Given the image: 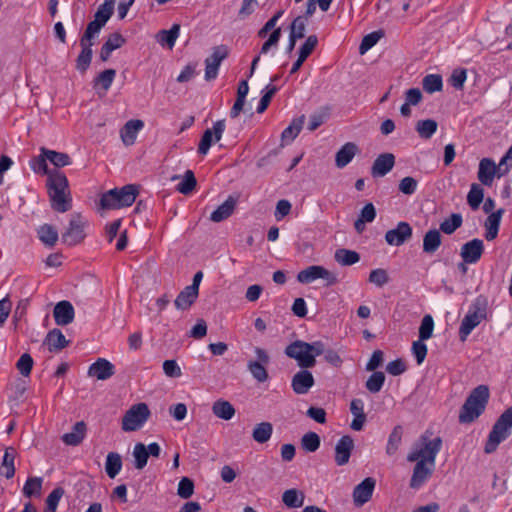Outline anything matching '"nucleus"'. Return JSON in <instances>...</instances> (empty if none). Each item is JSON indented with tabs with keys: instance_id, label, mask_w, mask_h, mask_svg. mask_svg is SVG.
<instances>
[{
	"instance_id": "f257e3e1",
	"label": "nucleus",
	"mask_w": 512,
	"mask_h": 512,
	"mask_svg": "<svg viewBox=\"0 0 512 512\" xmlns=\"http://www.w3.org/2000/svg\"><path fill=\"white\" fill-rule=\"evenodd\" d=\"M442 447V439H431L428 431L420 436L407 455L408 462H414L415 466L410 479V488H420L433 474L436 457Z\"/></svg>"
},
{
	"instance_id": "f03ea898",
	"label": "nucleus",
	"mask_w": 512,
	"mask_h": 512,
	"mask_svg": "<svg viewBox=\"0 0 512 512\" xmlns=\"http://www.w3.org/2000/svg\"><path fill=\"white\" fill-rule=\"evenodd\" d=\"M47 190L52 209L64 213L72 207V197L68 179L58 170H52L47 177Z\"/></svg>"
},
{
	"instance_id": "7ed1b4c3",
	"label": "nucleus",
	"mask_w": 512,
	"mask_h": 512,
	"mask_svg": "<svg viewBox=\"0 0 512 512\" xmlns=\"http://www.w3.org/2000/svg\"><path fill=\"white\" fill-rule=\"evenodd\" d=\"M490 397L487 385H479L474 388L466 398L459 413V422L469 424L482 415Z\"/></svg>"
},
{
	"instance_id": "20e7f679",
	"label": "nucleus",
	"mask_w": 512,
	"mask_h": 512,
	"mask_svg": "<svg viewBox=\"0 0 512 512\" xmlns=\"http://www.w3.org/2000/svg\"><path fill=\"white\" fill-rule=\"evenodd\" d=\"M139 193L137 185L127 184L111 189L101 195L99 206L103 210H116L131 206Z\"/></svg>"
},
{
	"instance_id": "39448f33",
	"label": "nucleus",
	"mask_w": 512,
	"mask_h": 512,
	"mask_svg": "<svg viewBox=\"0 0 512 512\" xmlns=\"http://www.w3.org/2000/svg\"><path fill=\"white\" fill-rule=\"evenodd\" d=\"M512 429V406L506 409L494 423L484 446V452H495L501 442L506 440Z\"/></svg>"
},
{
	"instance_id": "423d86ee",
	"label": "nucleus",
	"mask_w": 512,
	"mask_h": 512,
	"mask_svg": "<svg viewBox=\"0 0 512 512\" xmlns=\"http://www.w3.org/2000/svg\"><path fill=\"white\" fill-rule=\"evenodd\" d=\"M487 309L488 302L486 298L479 296L474 300L459 328L461 341H465L472 330L487 318Z\"/></svg>"
},
{
	"instance_id": "0eeeda50",
	"label": "nucleus",
	"mask_w": 512,
	"mask_h": 512,
	"mask_svg": "<svg viewBox=\"0 0 512 512\" xmlns=\"http://www.w3.org/2000/svg\"><path fill=\"white\" fill-rule=\"evenodd\" d=\"M151 415L146 403L132 405L123 415L121 428L125 432L137 431L147 422Z\"/></svg>"
},
{
	"instance_id": "6e6552de",
	"label": "nucleus",
	"mask_w": 512,
	"mask_h": 512,
	"mask_svg": "<svg viewBox=\"0 0 512 512\" xmlns=\"http://www.w3.org/2000/svg\"><path fill=\"white\" fill-rule=\"evenodd\" d=\"M308 347V342L296 340L285 348V354L287 357L296 360L300 368H312L316 364V359H314Z\"/></svg>"
},
{
	"instance_id": "1a4fd4ad",
	"label": "nucleus",
	"mask_w": 512,
	"mask_h": 512,
	"mask_svg": "<svg viewBox=\"0 0 512 512\" xmlns=\"http://www.w3.org/2000/svg\"><path fill=\"white\" fill-rule=\"evenodd\" d=\"M87 221L80 213L71 215L69 225L66 231L62 234L63 243L68 246H74L81 243L85 238L84 228Z\"/></svg>"
},
{
	"instance_id": "9d476101",
	"label": "nucleus",
	"mask_w": 512,
	"mask_h": 512,
	"mask_svg": "<svg viewBox=\"0 0 512 512\" xmlns=\"http://www.w3.org/2000/svg\"><path fill=\"white\" fill-rule=\"evenodd\" d=\"M324 279L327 285H334L338 282L337 276L324 268L323 266L313 265L301 270L297 275V280L301 283H311L316 279Z\"/></svg>"
},
{
	"instance_id": "9b49d317",
	"label": "nucleus",
	"mask_w": 512,
	"mask_h": 512,
	"mask_svg": "<svg viewBox=\"0 0 512 512\" xmlns=\"http://www.w3.org/2000/svg\"><path fill=\"white\" fill-rule=\"evenodd\" d=\"M225 128V120H218L213 124L212 128L206 129L199 142L198 153L206 155L212 143H216L221 140Z\"/></svg>"
},
{
	"instance_id": "f8f14e48",
	"label": "nucleus",
	"mask_w": 512,
	"mask_h": 512,
	"mask_svg": "<svg viewBox=\"0 0 512 512\" xmlns=\"http://www.w3.org/2000/svg\"><path fill=\"white\" fill-rule=\"evenodd\" d=\"M254 352L257 361H249L247 365L248 370L258 382H265L268 379V372L265 365L269 364L270 357L264 349L259 347H256Z\"/></svg>"
},
{
	"instance_id": "ddd939ff",
	"label": "nucleus",
	"mask_w": 512,
	"mask_h": 512,
	"mask_svg": "<svg viewBox=\"0 0 512 512\" xmlns=\"http://www.w3.org/2000/svg\"><path fill=\"white\" fill-rule=\"evenodd\" d=\"M228 56V48L224 45L213 48L211 56L205 60V79L213 80L218 75L221 62Z\"/></svg>"
},
{
	"instance_id": "4468645a",
	"label": "nucleus",
	"mask_w": 512,
	"mask_h": 512,
	"mask_svg": "<svg viewBox=\"0 0 512 512\" xmlns=\"http://www.w3.org/2000/svg\"><path fill=\"white\" fill-rule=\"evenodd\" d=\"M113 12L114 9L101 4L94 15V19L88 23L84 35L87 38H94L111 18Z\"/></svg>"
},
{
	"instance_id": "2eb2a0df",
	"label": "nucleus",
	"mask_w": 512,
	"mask_h": 512,
	"mask_svg": "<svg viewBox=\"0 0 512 512\" xmlns=\"http://www.w3.org/2000/svg\"><path fill=\"white\" fill-rule=\"evenodd\" d=\"M413 230L408 222L401 221L385 233V241L391 246H401L411 239Z\"/></svg>"
},
{
	"instance_id": "dca6fc26",
	"label": "nucleus",
	"mask_w": 512,
	"mask_h": 512,
	"mask_svg": "<svg viewBox=\"0 0 512 512\" xmlns=\"http://www.w3.org/2000/svg\"><path fill=\"white\" fill-rule=\"evenodd\" d=\"M354 447V440L350 435L342 436L335 445V463L338 466H344L348 464Z\"/></svg>"
},
{
	"instance_id": "f3484780",
	"label": "nucleus",
	"mask_w": 512,
	"mask_h": 512,
	"mask_svg": "<svg viewBox=\"0 0 512 512\" xmlns=\"http://www.w3.org/2000/svg\"><path fill=\"white\" fill-rule=\"evenodd\" d=\"M308 368H301L294 374L291 380V387L298 395L307 394L314 386L315 380Z\"/></svg>"
},
{
	"instance_id": "a211bd4d",
	"label": "nucleus",
	"mask_w": 512,
	"mask_h": 512,
	"mask_svg": "<svg viewBox=\"0 0 512 512\" xmlns=\"http://www.w3.org/2000/svg\"><path fill=\"white\" fill-rule=\"evenodd\" d=\"M484 252V243L481 239H472L461 247L460 256L464 263L474 264L479 261Z\"/></svg>"
},
{
	"instance_id": "6ab92c4d",
	"label": "nucleus",
	"mask_w": 512,
	"mask_h": 512,
	"mask_svg": "<svg viewBox=\"0 0 512 512\" xmlns=\"http://www.w3.org/2000/svg\"><path fill=\"white\" fill-rule=\"evenodd\" d=\"M500 173V168L491 158H483L479 162L477 178L484 186L490 187L493 184L495 176Z\"/></svg>"
},
{
	"instance_id": "aec40b11",
	"label": "nucleus",
	"mask_w": 512,
	"mask_h": 512,
	"mask_svg": "<svg viewBox=\"0 0 512 512\" xmlns=\"http://www.w3.org/2000/svg\"><path fill=\"white\" fill-rule=\"evenodd\" d=\"M375 484V480L368 477L354 488L353 501L356 506H362L371 499Z\"/></svg>"
},
{
	"instance_id": "412c9836",
	"label": "nucleus",
	"mask_w": 512,
	"mask_h": 512,
	"mask_svg": "<svg viewBox=\"0 0 512 512\" xmlns=\"http://www.w3.org/2000/svg\"><path fill=\"white\" fill-rule=\"evenodd\" d=\"M53 316L57 325L66 326L74 320V307L69 301H60L54 307Z\"/></svg>"
},
{
	"instance_id": "4be33fe9",
	"label": "nucleus",
	"mask_w": 512,
	"mask_h": 512,
	"mask_svg": "<svg viewBox=\"0 0 512 512\" xmlns=\"http://www.w3.org/2000/svg\"><path fill=\"white\" fill-rule=\"evenodd\" d=\"M92 39L87 38L84 34L80 39L81 52L76 59V68L82 73L89 68L92 60Z\"/></svg>"
},
{
	"instance_id": "5701e85b",
	"label": "nucleus",
	"mask_w": 512,
	"mask_h": 512,
	"mask_svg": "<svg viewBox=\"0 0 512 512\" xmlns=\"http://www.w3.org/2000/svg\"><path fill=\"white\" fill-rule=\"evenodd\" d=\"M144 127V122L140 119H131L127 121L120 130V137L125 146H131L135 143L138 132Z\"/></svg>"
},
{
	"instance_id": "b1692460",
	"label": "nucleus",
	"mask_w": 512,
	"mask_h": 512,
	"mask_svg": "<svg viewBox=\"0 0 512 512\" xmlns=\"http://www.w3.org/2000/svg\"><path fill=\"white\" fill-rule=\"evenodd\" d=\"M395 164V157L391 153L380 154L371 167L373 177H383L389 173Z\"/></svg>"
},
{
	"instance_id": "393cba45",
	"label": "nucleus",
	"mask_w": 512,
	"mask_h": 512,
	"mask_svg": "<svg viewBox=\"0 0 512 512\" xmlns=\"http://www.w3.org/2000/svg\"><path fill=\"white\" fill-rule=\"evenodd\" d=\"M114 373V365L104 358H99L88 370V375L96 377L98 380H106L112 377Z\"/></svg>"
},
{
	"instance_id": "a878e982",
	"label": "nucleus",
	"mask_w": 512,
	"mask_h": 512,
	"mask_svg": "<svg viewBox=\"0 0 512 512\" xmlns=\"http://www.w3.org/2000/svg\"><path fill=\"white\" fill-rule=\"evenodd\" d=\"M87 427L85 422L79 421L74 424L72 431L62 435V441L68 446H78L85 438Z\"/></svg>"
},
{
	"instance_id": "bb28decb",
	"label": "nucleus",
	"mask_w": 512,
	"mask_h": 512,
	"mask_svg": "<svg viewBox=\"0 0 512 512\" xmlns=\"http://www.w3.org/2000/svg\"><path fill=\"white\" fill-rule=\"evenodd\" d=\"M357 151L358 148L355 143L347 142L344 144L335 155L336 167L342 169L347 166L352 161Z\"/></svg>"
},
{
	"instance_id": "cd10ccee",
	"label": "nucleus",
	"mask_w": 512,
	"mask_h": 512,
	"mask_svg": "<svg viewBox=\"0 0 512 512\" xmlns=\"http://www.w3.org/2000/svg\"><path fill=\"white\" fill-rule=\"evenodd\" d=\"M442 244L441 232L434 228L428 230L423 236L422 249L426 254H434Z\"/></svg>"
},
{
	"instance_id": "c85d7f7f",
	"label": "nucleus",
	"mask_w": 512,
	"mask_h": 512,
	"mask_svg": "<svg viewBox=\"0 0 512 512\" xmlns=\"http://www.w3.org/2000/svg\"><path fill=\"white\" fill-rule=\"evenodd\" d=\"M44 344L48 346L50 352H56L68 346L69 341L59 329H53L48 332Z\"/></svg>"
},
{
	"instance_id": "c756f323",
	"label": "nucleus",
	"mask_w": 512,
	"mask_h": 512,
	"mask_svg": "<svg viewBox=\"0 0 512 512\" xmlns=\"http://www.w3.org/2000/svg\"><path fill=\"white\" fill-rule=\"evenodd\" d=\"M236 199L229 196L224 203H222L216 210L210 215V220L215 223H219L228 217H230L235 209Z\"/></svg>"
},
{
	"instance_id": "7c9ffc66",
	"label": "nucleus",
	"mask_w": 512,
	"mask_h": 512,
	"mask_svg": "<svg viewBox=\"0 0 512 512\" xmlns=\"http://www.w3.org/2000/svg\"><path fill=\"white\" fill-rule=\"evenodd\" d=\"M503 212L504 210L501 208L496 212H492L487 217L484 226L486 229L485 238L488 241H492L497 237Z\"/></svg>"
},
{
	"instance_id": "2f4dec72",
	"label": "nucleus",
	"mask_w": 512,
	"mask_h": 512,
	"mask_svg": "<svg viewBox=\"0 0 512 512\" xmlns=\"http://www.w3.org/2000/svg\"><path fill=\"white\" fill-rule=\"evenodd\" d=\"M304 500L305 494L296 488L287 489L282 494V502L291 509L302 507Z\"/></svg>"
},
{
	"instance_id": "473e14b6",
	"label": "nucleus",
	"mask_w": 512,
	"mask_h": 512,
	"mask_svg": "<svg viewBox=\"0 0 512 512\" xmlns=\"http://www.w3.org/2000/svg\"><path fill=\"white\" fill-rule=\"evenodd\" d=\"M212 412L217 418L228 421L234 417L236 411L229 401L218 399L212 405Z\"/></svg>"
},
{
	"instance_id": "72a5a7b5",
	"label": "nucleus",
	"mask_w": 512,
	"mask_h": 512,
	"mask_svg": "<svg viewBox=\"0 0 512 512\" xmlns=\"http://www.w3.org/2000/svg\"><path fill=\"white\" fill-rule=\"evenodd\" d=\"M198 292L185 287L176 297L174 304L179 310H188L198 298Z\"/></svg>"
},
{
	"instance_id": "f704fd0d",
	"label": "nucleus",
	"mask_w": 512,
	"mask_h": 512,
	"mask_svg": "<svg viewBox=\"0 0 512 512\" xmlns=\"http://www.w3.org/2000/svg\"><path fill=\"white\" fill-rule=\"evenodd\" d=\"M16 452L13 448L5 450L2 463L0 465V475L7 479H11L15 474V460Z\"/></svg>"
},
{
	"instance_id": "c9c22d12",
	"label": "nucleus",
	"mask_w": 512,
	"mask_h": 512,
	"mask_svg": "<svg viewBox=\"0 0 512 512\" xmlns=\"http://www.w3.org/2000/svg\"><path fill=\"white\" fill-rule=\"evenodd\" d=\"M122 469V458L117 452H109L106 456L105 471L109 478L114 479Z\"/></svg>"
},
{
	"instance_id": "e433bc0d",
	"label": "nucleus",
	"mask_w": 512,
	"mask_h": 512,
	"mask_svg": "<svg viewBox=\"0 0 512 512\" xmlns=\"http://www.w3.org/2000/svg\"><path fill=\"white\" fill-rule=\"evenodd\" d=\"M37 234L40 241L49 247L54 246L59 238L57 230L49 224L41 225L37 230Z\"/></svg>"
},
{
	"instance_id": "4c0bfd02",
	"label": "nucleus",
	"mask_w": 512,
	"mask_h": 512,
	"mask_svg": "<svg viewBox=\"0 0 512 512\" xmlns=\"http://www.w3.org/2000/svg\"><path fill=\"white\" fill-rule=\"evenodd\" d=\"M40 152L46 156V158L55 166V167H65L71 164L70 156L63 152H57L54 150L47 149L42 147Z\"/></svg>"
},
{
	"instance_id": "58836bf2",
	"label": "nucleus",
	"mask_w": 512,
	"mask_h": 512,
	"mask_svg": "<svg viewBox=\"0 0 512 512\" xmlns=\"http://www.w3.org/2000/svg\"><path fill=\"white\" fill-rule=\"evenodd\" d=\"M180 25L173 24L169 30H161L157 34V40L161 45H167L172 49L179 36Z\"/></svg>"
},
{
	"instance_id": "ea45409f",
	"label": "nucleus",
	"mask_w": 512,
	"mask_h": 512,
	"mask_svg": "<svg viewBox=\"0 0 512 512\" xmlns=\"http://www.w3.org/2000/svg\"><path fill=\"white\" fill-rule=\"evenodd\" d=\"M305 121V116L301 115L292 120L290 125L282 132L281 139L283 142L293 141L300 133Z\"/></svg>"
},
{
	"instance_id": "a19ab883",
	"label": "nucleus",
	"mask_w": 512,
	"mask_h": 512,
	"mask_svg": "<svg viewBox=\"0 0 512 512\" xmlns=\"http://www.w3.org/2000/svg\"><path fill=\"white\" fill-rule=\"evenodd\" d=\"M337 263L342 266H350L356 264L360 260V256L356 251L348 249H337L334 254Z\"/></svg>"
},
{
	"instance_id": "79ce46f5",
	"label": "nucleus",
	"mask_w": 512,
	"mask_h": 512,
	"mask_svg": "<svg viewBox=\"0 0 512 512\" xmlns=\"http://www.w3.org/2000/svg\"><path fill=\"white\" fill-rule=\"evenodd\" d=\"M273 426L270 422H261L258 423L252 432V438L258 443L267 442L272 435Z\"/></svg>"
},
{
	"instance_id": "37998d69",
	"label": "nucleus",
	"mask_w": 512,
	"mask_h": 512,
	"mask_svg": "<svg viewBox=\"0 0 512 512\" xmlns=\"http://www.w3.org/2000/svg\"><path fill=\"white\" fill-rule=\"evenodd\" d=\"M438 124L433 119L419 120L415 125V130L422 139H430L437 131Z\"/></svg>"
},
{
	"instance_id": "c03bdc74",
	"label": "nucleus",
	"mask_w": 512,
	"mask_h": 512,
	"mask_svg": "<svg viewBox=\"0 0 512 512\" xmlns=\"http://www.w3.org/2000/svg\"><path fill=\"white\" fill-rule=\"evenodd\" d=\"M463 222L462 216L459 213H453L449 218L440 223L439 231L447 235L453 234L458 228L461 227Z\"/></svg>"
},
{
	"instance_id": "a18cd8bd",
	"label": "nucleus",
	"mask_w": 512,
	"mask_h": 512,
	"mask_svg": "<svg viewBox=\"0 0 512 512\" xmlns=\"http://www.w3.org/2000/svg\"><path fill=\"white\" fill-rule=\"evenodd\" d=\"M132 455L135 460V468L138 470H142L147 465L149 458V453L147 451L146 446L141 442L136 443L134 445Z\"/></svg>"
},
{
	"instance_id": "49530a36",
	"label": "nucleus",
	"mask_w": 512,
	"mask_h": 512,
	"mask_svg": "<svg viewBox=\"0 0 512 512\" xmlns=\"http://www.w3.org/2000/svg\"><path fill=\"white\" fill-rule=\"evenodd\" d=\"M402 427L400 425L395 426L392 432L389 435L388 442L386 445V453L389 456L394 455L401 444L402 441Z\"/></svg>"
},
{
	"instance_id": "de8ad7c7",
	"label": "nucleus",
	"mask_w": 512,
	"mask_h": 512,
	"mask_svg": "<svg viewBox=\"0 0 512 512\" xmlns=\"http://www.w3.org/2000/svg\"><path fill=\"white\" fill-rule=\"evenodd\" d=\"M484 198V189L478 183H473L467 195V202L469 206L476 210L479 208Z\"/></svg>"
},
{
	"instance_id": "09e8293b",
	"label": "nucleus",
	"mask_w": 512,
	"mask_h": 512,
	"mask_svg": "<svg viewBox=\"0 0 512 512\" xmlns=\"http://www.w3.org/2000/svg\"><path fill=\"white\" fill-rule=\"evenodd\" d=\"M115 76L116 71L114 69H106L102 71L94 79V88L97 89L98 86H101L104 92L108 91L114 81Z\"/></svg>"
},
{
	"instance_id": "8fccbe9b",
	"label": "nucleus",
	"mask_w": 512,
	"mask_h": 512,
	"mask_svg": "<svg viewBox=\"0 0 512 512\" xmlns=\"http://www.w3.org/2000/svg\"><path fill=\"white\" fill-rule=\"evenodd\" d=\"M384 36L382 30H377L365 35L359 46V53L364 55L368 50L377 44V42Z\"/></svg>"
},
{
	"instance_id": "3c124183",
	"label": "nucleus",
	"mask_w": 512,
	"mask_h": 512,
	"mask_svg": "<svg viewBox=\"0 0 512 512\" xmlns=\"http://www.w3.org/2000/svg\"><path fill=\"white\" fill-rule=\"evenodd\" d=\"M423 89L427 93H434L442 90V77L438 74L426 75L422 80Z\"/></svg>"
},
{
	"instance_id": "603ef678",
	"label": "nucleus",
	"mask_w": 512,
	"mask_h": 512,
	"mask_svg": "<svg viewBox=\"0 0 512 512\" xmlns=\"http://www.w3.org/2000/svg\"><path fill=\"white\" fill-rule=\"evenodd\" d=\"M196 184L197 181L194 176V173L191 170H187L182 181L177 185L176 189L178 192L184 195H188L195 189Z\"/></svg>"
},
{
	"instance_id": "864d4df0",
	"label": "nucleus",
	"mask_w": 512,
	"mask_h": 512,
	"mask_svg": "<svg viewBox=\"0 0 512 512\" xmlns=\"http://www.w3.org/2000/svg\"><path fill=\"white\" fill-rule=\"evenodd\" d=\"M302 448L307 452H315L320 447V437L315 432H308L301 438Z\"/></svg>"
},
{
	"instance_id": "5fc2aeb1",
	"label": "nucleus",
	"mask_w": 512,
	"mask_h": 512,
	"mask_svg": "<svg viewBox=\"0 0 512 512\" xmlns=\"http://www.w3.org/2000/svg\"><path fill=\"white\" fill-rule=\"evenodd\" d=\"M42 482H43V480L40 477L28 478L23 487L24 496H26V497H31L33 495L39 496L41 494Z\"/></svg>"
},
{
	"instance_id": "6e6d98bb",
	"label": "nucleus",
	"mask_w": 512,
	"mask_h": 512,
	"mask_svg": "<svg viewBox=\"0 0 512 512\" xmlns=\"http://www.w3.org/2000/svg\"><path fill=\"white\" fill-rule=\"evenodd\" d=\"M385 375L383 372H374L366 381V389L371 393H378L384 384Z\"/></svg>"
},
{
	"instance_id": "4d7b16f0",
	"label": "nucleus",
	"mask_w": 512,
	"mask_h": 512,
	"mask_svg": "<svg viewBox=\"0 0 512 512\" xmlns=\"http://www.w3.org/2000/svg\"><path fill=\"white\" fill-rule=\"evenodd\" d=\"M434 329V320L431 315H425L419 328V339L425 341L431 338Z\"/></svg>"
},
{
	"instance_id": "13d9d810",
	"label": "nucleus",
	"mask_w": 512,
	"mask_h": 512,
	"mask_svg": "<svg viewBox=\"0 0 512 512\" xmlns=\"http://www.w3.org/2000/svg\"><path fill=\"white\" fill-rule=\"evenodd\" d=\"M306 21L303 16L296 17L290 25V36L301 39L305 36Z\"/></svg>"
},
{
	"instance_id": "bf43d9fd",
	"label": "nucleus",
	"mask_w": 512,
	"mask_h": 512,
	"mask_svg": "<svg viewBox=\"0 0 512 512\" xmlns=\"http://www.w3.org/2000/svg\"><path fill=\"white\" fill-rule=\"evenodd\" d=\"M277 91H278V88L275 85L269 84L266 86L264 94L262 95L259 105L257 107L258 113H263L267 109V107L269 106V104L271 102L272 97L274 96V94Z\"/></svg>"
},
{
	"instance_id": "052dcab7",
	"label": "nucleus",
	"mask_w": 512,
	"mask_h": 512,
	"mask_svg": "<svg viewBox=\"0 0 512 512\" xmlns=\"http://www.w3.org/2000/svg\"><path fill=\"white\" fill-rule=\"evenodd\" d=\"M318 44V38L316 35H310L306 38L305 42L299 49V57L306 60L310 54L314 51Z\"/></svg>"
},
{
	"instance_id": "680f3d73",
	"label": "nucleus",
	"mask_w": 512,
	"mask_h": 512,
	"mask_svg": "<svg viewBox=\"0 0 512 512\" xmlns=\"http://www.w3.org/2000/svg\"><path fill=\"white\" fill-rule=\"evenodd\" d=\"M317 5L323 12H326L330 7V0H307L306 11L305 15L303 16L305 20L310 18L315 13Z\"/></svg>"
},
{
	"instance_id": "e2e57ef3",
	"label": "nucleus",
	"mask_w": 512,
	"mask_h": 512,
	"mask_svg": "<svg viewBox=\"0 0 512 512\" xmlns=\"http://www.w3.org/2000/svg\"><path fill=\"white\" fill-rule=\"evenodd\" d=\"M368 281L378 287H382L389 281L388 273L385 269H374L370 272Z\"/></svg>"
},
{
	"instance_id": "0e129e2a",
	"label": "nucleus",
	"mask_w": 512,
	"mask_h": 512,
	"mask_svg": "<svg viewBox=\"0 0 512 512\" xmlns=\"http://www.w3.org/2000/svg\"><path fill=\"white\" fill-rule=\"evenodd\" d=\"M64 495V490L61 487L55 488L46 499V509L48 512H56L60 499Z\"/></svg>"
},
{
	"instance_id": "69168bd1",
	"label": "nucleus",
	"mask_w": 512,
	"mask_h": 512,
	"mask_svg": "<svg viewBox=\"0 0 512 512\" xmlns=\"http://www.w3.org/2000/svg\"><path fill=\"white\" fill-rule=\"evenodd\" d=\"M193 493H194L193 481L187 477H183L178 484L177 494L182 499H188L193 495Z\"/></svg>"
},
{
	"instance_id": "338daca9",
	"label": "nucleus",
	"mask_w": 512,
	"mask_h": 512,
	"mask_svg": "<svg viewBox=\"0 0 512 512\" xmlns=\"http://www.w3.org/2000/svg\"><path fill=\"white\" fill-rule=\"evenodd\" d=\"M33 359L28 353H24L21 355L19 360L16 363V367L21 373L22 376L27 377L30 375L31 370L33 368Z\"/></svg>"
},
{
	"instance_id": "774afa93",
	"label": "nucleus",
	"mask_w": 512,
	"mask_h": 512,
	"mask_svg": "<svg viewBox=\"0 0 512 512\" xmlns=\"http://www.w3.org/2000/svg\"><path fill=\"white\" fill-rule=\"evenodd\" d=\"M418 186V182L415 178L407 176L400 180L399 191L405 195H412Z\"/></svg>"
}]
</instances>
